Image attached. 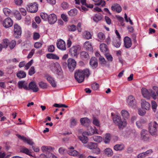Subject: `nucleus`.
Returning <instances> with one entry per match:
<instances>
[{
	"mask_svg": "<svg viewBox=\"0 0 158 158\" xmlns=\"http://www.w3.org/2000/svg\"><path fill=\"white\" fill-rule=\"evenodd\" d=\"M111 9L113 11H116L118 13H120L122 11L121 6L118 4H116L111 6Z\"/></svg>",
	"mask_w": 158,
	"mask_h": 158,
	"instance_id": "25",
	"label": "nucleus"
},
{
	"mask_svg": "<svg viewBox=\"0 0 158 158\" xmlns=\"http://www.w3.org/2000/svg\"><path fill=\"white\" fill-rule=\"evenodd\" d=\"M61 6L63 9L65 10L68 8L69 5L67 2H64L61 3Z\"/></svg>",
	"mask_w": 158,
	"mask_h": 158,
	"instance_id": "47",
	"label": "nucleus"
},
{
	"mask_svg": "<svg viewBox=\"0 0 158 158\" xmlns=\"http://www.w3.org/2000/svg\"><path fill=\"white\" fill-rule=\"evenodd\" d=\"M17 137L20 139L23 140L24 142L27 143L28 144L32 146L34 144L32 140L29 138H26L24 136H21V135L17 134L16 135Z\"/></svg>",
	"mask_w": 158,
	"mask_h": 158,
	"instance_id": "8",
	"label": "nucleus"
},
{
	"mask_svg": "<svg viewBox=\"0 0 158 158\" xmlns=\"http://www.w3.org/2000/svg\"><path fill=\"white\" fill-rule=\"evenodd\" d=\"M90 75L89 69H86L84 70H78L75 72L74 77L75 79L79 83H81L83 81L85 77L86 76L88 77Z\"/></svg>",
	"mask_w": 158,
	"mask_h": 158,
	"instance_id": "1",
	"label": "nucleus"
},
{
	"mask_svg": "<svg viewBox=\"0 0 158 158\" xmlns=\"http://www.w3.org/2000/svg\"><path fill=\"white\" fill-rule=\"evenodd\" d=\"M102 18L101 14L99 13L96 14L94 17L93 20L94 22L98 23L99 21L101 20Z\"/></svg>",
	"mask_w": 158,
	"mask_h": 158,
	"instance_id": "30",
	"label": "nucleus"
},
{
	"mask_svg": "<svg viewBox=\"0 0 158 158\" xmlns=\"http://www.w3.org/2000/svg\"><path fill=\"white\" fill-rule=\"evenodd\" d=\"M131 39L128 36L125 37L124 39V45L126 48H130L132 45Z\"/></svg>",
	"mask_w": 158,
	"mask_h": 158,
	"instance_id": "14",
	"label": "nucleus"
},
{
	"mask_svg": "<svg viewBox=\"0 0 158 158\" xmlns=\"http://www.w3.org/2000/svg\"><path fill=\"white\" fill-rule=\"evenodd\" d=\"M105 154L108 156H111L113 155V152L112 150L110 148H106L104 151Z\"/></svg>",
	"mask_w": 158,
	"mask_h": 158,
	"instance_id": "32",
	"label": "nucleus"
},
{
	"mask_svg": "<svg viewBox=\"0 0 158 158\" xmlns=\"http://www.w3.org/2000/svg\"><path fill=\"white\" fill-rule=\"evenodd\" d=\"M121 114L122 116L125 119H128L129 117V114L127 111L123 110H122L121 111Z\"/></svg>",
	"mask_w": 158,
	"mask_h": 158,
	"instance_id": "35",
	"label": "nucleus"
},
{
	"mask_svg": "<svg viewBox=\"0 0 158 158\" xmlns=\"http://www.w3.org/2000/svg\"><path fill=\"white\" fill-rule=\"evenodd\" d=\"M127 103L129 106L135 107L136 106V102L135 98L132 95H130L128 97L127 101Z\"/></svg>",
	"mask_w": 158,
	"mask_h": 158,
	"instance_id": "7",
	"label": "nucleus"
},
{
	"mask_svg": "<svg viewBox=\"0 0 158 158\" xmlns=\"http://www.w3.org/2000/svg\"><path fill=\"white\" fill-rule=\"evenodd\" d=\"M80 121L81 124L85 126H87L91 123L90 119L87 117L81 118Z\"/></svg>",
	"mask_w": 158,
	"mask_h": 158,
	"instance_id": "22",
	"label": "nucleus"
},
{
	"mask_svg": "<svg viewBox=\"0 0 158 158\" xmlns=\"http://www.w3.org/2000/svg\"><path fill=\"white\" fill-rule=\"evenodd\" d=\"M121 41L119 39H114L112 42L113 45L116 48H119L121 45Z\"/></svg>",
	"mask_w": 158,
	"mask_h": 158,
	"instance_id": "28",
	"label": "nucleus"
},
{
	"mask_svg": "<svg viewBox=\"0 0 158 158\" xmlns=\"http://www.w3.org/2000/svg\"><path fill=\"white\" fill-rule=\"evenodd\" d=\"M40 37V35L38 33L34 32L33 34V38L34 40H36L38 39Z\"/></svg>",
	"mask_w": 158,
	"mask_h": 158,
	"instance_id": "61",
	"label": "nucleus"
},
{
	"mask_svg": "<svg viewBox=\"0 0 158 158\" xmlns=\"http://www.w3.org/2000/svg\"><path fill=\"white\" fill-rule=\"evenodd\" d=\"M84 46L87 50L91 51H92L93 50L91 44L88 41H86L85 43Z\"/></svg>",
	"mask_w": 158,
	"mask_h": 158,
	"instance_id": "38",
	"label": "nucleus"
},
{
	"mask_svg": "<svg viewBox=\"0 0 158 158\" xmlns=\"http://www.w3.org/2000/svg\"><path fill=\"white\" fill-rule=\"evenodd\" d=\"M46 57L49 59L59 60V57L56 55L52 53H48L46 55Z\"/></svg>",
	"mask_w": 158,
	"mask_h": 158,
	"instance_id": "33",
	"label": "nucleus"
},
{
	"mask_svg": "<svg viewBox=\"0 0 158 158\" xmlns=\"http://www.w3.org/2000/svg\"><path fill=\"white\" fill-rule=\"evenodd\" d=\"M105 56L108 61L111 62L113 60V57L112 56L109 54H106Z\"/></svg>",
	"mask_w": 158,
	"mask_h": 158,
	"instance_id": "60",
	"label": "nucleus"
},
{
	"mask_svg": "<svg viewBox=\"0 0 158 158\" xmlns=\"http://www.w3.org/2000/svg\"><path fill=\"white\" fill-rule=\"evenodd\" d=\"M18 87L20 89L24 88L26 90H29L27 84L24 81H19L18 83Z\"/></svg>",
	"mask_w": 158,
	"mask_h": 158,
	"instance_id": "21",
	"label": "nucleus"
},
{
	"mask_svg": "<svg viewBox=\"0 0 158 158\" xmlns=\"http://www.w3.org/2000/svg\"><path fill=\"white\" fill-rule=\"evenodd\" d=\"M16 44V41L14 40H12L10 43H9L10 48L11 49H13L15 46Z\"/></svg>",
	"mask_w": 158,
	"mask_h": 158,
	"instance_id": "56",
	"label": "nucleus"
},
{
	"mask_svg": "<svg viewBox=\"0 0 158 158\" xmlns=\"http://www.w3.org/2000/svg\"><path fill=\"white\" fill-rule=\"evenodd\" d=\"M68 152L69 155L73 156H77L79 154V153L78 152L74 150H69L68 151Z\"/></svg>",
	"mask_w": 158,
	"mask_h": 158,
	"instance_id": "34",
	"label": "nucleus"
},
{
	"mask_svg": "<svg viewBox=\"0 0 158 158\" xmlns=\"http://www.w3.org/2000/svg\"><path fill=\"white\" fill-rule=\"evenodd\" d=\"M46 78L50 83L53 87H56V83L54 78L49 75H47L46 76Z\"/></svg>",
	"mask_w": 158,
	"mask_h": 158,
	"instance_id": "19",
	"label": "nucleus"
},
{
	"mask_svg": "<svg viewBox=\"0 0 158 158\" xmlns=\"http://www.w3.org/2000/svg\"><path fill=\"white\" fill-rule=\"evenodd\" d=\"M98 38L101 40H103L105 39L104 34L102 32H99L98 34Z\"/></svg>",
	"mask_w": 158,
	"mask_h": 158,
	"instance_id": "57",
	"label": "nucleus"
},
{
	"mask_svg": "<svg viewBox=\"0 0 158 158\" xmlns=\"http://www.w3.org/2000/svg\"><path fill=\"white\" fill-rule=\"evenodd\" d=\"M99 60L100 61V64H101L102 66H104L106 64V62L103 57L100 56L99 58Z\"/></svg>",
	"mask_w": 158,
	"mask_h": 158,
	"instance_id": "43",
	"label": "nucleus"
},
{
	"mask_svg": "<svg viewBox=\"0 0 158 158\" xmlns=\"http://www.w3.org/2000/svg\"><path fill=\"white\" fill-rule=\"evenodd\" d=\"M141 107L143 109L146 110H149L150 107L149 103L145 101L144 100H142L141 102Z\"/></svg>",
	"mask_w": 158,
	"mask_h": 158,
	"instance_id": "24",
	"label": "nucleus"
},
{
	"mask_svg": "<svg viewBox=\"0 0 158 158\" xmlns=\"http://www.w3.org/2000/svg\"><path fill=\"white\" fill-rule=\"evenodd\" d=\"M35 73L34 67L32 66L29 70L28 74L30 76H32Z\"/></svg>",
	"mask_w": 158,
	"mask_h": 158,
	"instance_id": "58",
	"label": "nucleus"
},
{
	"mask_svg": "<svg viewBox=\"0 0 158 158\" xmlns=\"http://www.w3.org/2000/svg\"><path fill=\"white\" fill-rule=\"evenodd\" d=\"M151 89L148 90L145 88H142L141 89V92L143 96L148 99H149L150 97V91Z\"/></svg>",
	"mask_w": 158,
	"mask_h": 158,
	"instance_id": "18",
	"label": "nucleus"
},
{
	"mask_svg": "<svg viewBox=\"0 0 158 158\" xmlns=\"http://www.w3.org/2000/svg\"><path fill=\"white\" fill-rule=\"evenodd\" d=\"M14 15L15 17L18 20H19L21 19V16L18 11H16L14 13Z\"/></svg>",
	"mask_w": 158,
	"mask_h": 158,
	"instance_id": "55",
	"label": "nucleus"
},
{
	"mask_svg": "<svg viewBox=\"0 0 158 158\" xmlns=\"http://www.w3.org/2000/svg\"><path fill=\"white\" fill-rule=\"evenodd\" d=\"M68 30L69 31H74L76 30V26L73 24L69 26L68 27Z\"/></svg>",
	"mask_w": 158,
	"mask_h": 158,
	"instance_id": "51",
	"label": "nucleus"
},
{
	"mask_svg": "<svg viewBox=\"0 0 158 158\" xmlns=\"http://www.w3.org/2000/svg\"><path fill=\"white\" fill-rule=\"evenodd\" d=\"M87 133L86 132H84L82 133V136L79 137L80 140L84 143H86L88 141V137L85 136Z\"/></svg>",
	"mask_w": 158,
	"mask_h": 158,
	"instance_id": "23",
	"label": "nucleus"
},
{
	"mask_svg": "<svg viewBox=\"0 0 158 158\" xmlns=\"http://www.w3.org/2000/svg\"><path fill=\"white\" fill-rule=\"evenodd\" d=\"M56 45L57 48L60 49L62 50H65L66 49L65 43L63 40L61 39L57 41L56 43Z\"/></svg>",
	"mask_w": 158,
	"mask_h": 158,
	"instance_id": "13",
	"label": "nucleus"
},
{
	"mask_svg": "<svg viewBox=\"0 0 158 158\" xmlns=\"http://www.w3.org/2000/svg\"><path fill=\"white\" fill-rule=\"evenodd\" d=\"M53 149L54 148L50 146H43L41 147V150L43 152L48 154H47V158H57L56 156L50 153Z\"/></svg>",
	"mask_w": 158,
	"mask_h": 158,
	"instance_id": "4",
	"label": "nucleus"
},
{
	"mask_svg": "<svg viewBox=\"0 0 158 158\" xmlns=\"http://www.w3.org/2000/svg\"><path fill=\"white\" fill-rule=\"evenodd\" d=\"M100 48L101 51L103 52H106L108 50V49L107 48V46L105 44H101L100 45Z\"/></svg>",
	"mask_w": 158,
	"mask_h": 158,
	"instance_id": "42",
	"label": "nucleus"
},
{
	"mask_svg": "<svg viewBox=\"0 0 158 158\" xmlns=\"http://www.w3.org/2000/svg\"><path fill=\"white\" fill-rule=\"evenodd\" d=\"M145 121L143 119H140L136 122V125L139 128H141L142 127V124L145 123Z\"/></svg>",
	"mask_w": 158,
	"mask_h": 158,
	"instance_id": "41",
	"label": "nucleus"
},
{
	"mask_svg": "<svg viewBox=\"0 0 158 158\" xmlns=\"http://www.w3.org/2000/svg\"><path fill=\"white\" fill-rule=\"evenodd\" d=\"M125 146L123 144H117L114 147V149L116 151H121L124 149Z\"/></svg>",
	"mask_w": 158,
	"mask_h": 158,
	"instance_id": "26",
	"label": "nucleus"
},
{
	"mask_svg": "<svg viewBox=\"0 0 158 158\" xmlns=\"http://www.w3.org/2000/svg\"><path fill=\"white\" fill-rule=\"evenodd\" d=\"M40 16L42 19L45 21L47 20L48 15L44 13H41Z\"/></svg>",
	"mask_w": 158,
	"mask_h": 158,
	"instance_id": "50",
	"label": "nucleus"
},
{
	"mask_svg": "<svg viewBox=\"0 0 158 158\" xmlns=\"http://www.w3.org/2000/svg\"><path fill=\"white\" fill-rule=\"evenodd\" d=\"M158 124L155 121L151 122L149 124V131L152 135H155L156 134Z\"/></svg>",
	"mask_w": 158,
	"mask_h": 158,
	"instance_id": "3",
	"label": "nucleus"
},
{
	"mask_svg": "<svg viewBox=\"0 0 158 158\" xmlns=\"http://www.w3.org/2000/svg\"><path fill=\"white\" fill-rule=\"evenodd\" d=\"M33 62V60H31L27 63L25 66V69L27 70L29 69L30 67L32 65Z\"/></svg>",
	"mask_w": 158,
	"mask_h": 158,
	"instance_id": "59",
	"label": "nucleus"
},
{
	"mask_svg": "<svg viewBox=\"0 0 158 158\" xmlns=\"http://www.w3.org/2000/svg\"><path fill=\"white\" fill-rule=\"evenodd\" d=\"M77 10L75 8L71 10L68 12V14L70 16H73L75 15L77 13Z\"/></svg>",
	"mask_w": 158,
	"mask_h": 158,
	"instance_id": "40",
	"label": "nucleus"
},
{
	"mask_svg": "<svg viewBox=\"0 0 158 158\" xmlns=\"http://www.w3.org/2000/svg\"><path fill=\"white\" fill-rule=\"evenodd\" d=\"M78 48L76 46H73L70 49L69 53L73 57H77Z\"/></svg>",
	"mask_w": 158,
	"mask_h": 158,
	"instance_id": "17",
	"label": "nucleus"
},
{
	"mask_svg": "<svg viewBox=\"0 0 158 158\" xmlns=\"http://www.w3.org/2000/svg\"><path fill=\"white\" fill-rule=\"evenodd\" d=\"M28 88L29 90L31 89L34 92H37L39 90L36 83L34 81H31L29 83Z\"/></svg>",
	"mask_w": 158,
	"mask_h": 158,
	"instance_id": "15",
	"label": "nucleus"
},
{
	"mask_svg": "<svg viewBox=\"0 0 158 158\" xmlns=\"http://www.w3.org/2000/svg\"><path fill=\"white\" fill-rule=\"evenodd\" d=\"M68 66L69 71L73 72L76 68V62L73 59L69 58L67 60Z\"/></svg>",
	"mask_w": 158,
	"mask_h": 158,
	"instance_id": "5",
	"label": "nucleus"
},
{
	"mask_svg": "<svg viewBox=\"0 0 158 158\" xmlns=\"http://www.w3.org/2000/svg\"><path fill=\"white\" fill-rule=\"evenodd\" d=\"M87 146L88 148L90 149H93L96 148L97 145L96 143L90 142L88 143Z\"/></svg>",
	"mask_w": 158,
	"mask_h": 158,
	"instance_id": "36",
	"label": "nucleus"
},
{
	"mask_svg": "<svg viewBox=\"0 0 158 158\" xmlns=\"http://www.w3.org/2000/svg\"><path fill=\"white\" fill-rule=\"evenodd\" d=\"M26 73L23 71H20L17 74V76L20 78H23L26 76Z\"/></svg>",
	"mask_w": 158,
	"mask_h": 158,
	"instance_id": "37",
	"label": "nucleus"
},
{
	"mask_svg": "<svg viewBox=\"0 0 158 158\" xmlns=\"http://www.w3.org/2000/svg\"><path fill=\"white\" fill-rule=\"evenodd\" d=\"M93 123L97 127H99L100 125L99 121L97 118H93Z\"/></svg>",
	"mask_w": 158,
	"mask_h": 158,
	"instance_id": "53",
	"label": "nucleus"
},
{
	"mask_svg": "<svg viewBox=\"0 0 158 158\" xmlns=\"http://www.w3.org/2000/svg\"><path fill=\"white\" fill-rule=\"evenodd\" d=\"M28 6L29 7L27 9L31 13H35L38 10V6L35 2L30 4Z\"/></svg>",
	"mask_w": 158,
	"mask_h": 158,
	"instance_id": "10",
	"label": "nucleus"
},
{
	"mask_svg": "<svg viewBox=\"0 0 158 158\" xmlns=\"http://www.w3.org/2000/svg\"><path fill=\"white\" fill-rule=\"evenodd\" d=\"M113 120L114 123L117 124L118 128L121 129H123L127 125L126 120L124 119L122 121L120 115L118 114L116 115L113 118Z\"/></svg>",
	"mask_w": 158,
	"mask_h": 158,
	"instance_id": "2",
	"label": "nucleus"
},
{
	"mask_svg": "<svg viewBox=\"0 0 158 158\" xmlns=\"http://www.w3.org/2000/svg\"><path fill=\"white\" fill-rule=\"evenodd\" d=\"M87 135H92L94 134H98L97 131V129L95 127H94V129L92 127H90V131L89 132H87Z\"/></svg>",
	"mask_w": 158,
	"mask_h": 158,
	"instance_id": "29",
	"label": "nucleus"
},
{
	"mask_svg": "<svg viewBox=\"0 0 158 158\" xmlns=\"http://www.w3.org/2000/svg\"><path fill=\"white\" fill-rule=\"evenodd\" d=\"M151 102L152 108L153 111L155 112L157 106V104L156 102L154 101H152Z\"/></svg>",
	"mask_w": 158,
	"mask_h": 158,
	"instance_id": "52",
	"label": "nucleus"
},
{
	"mask_svg": "<svg viewBox=\"0 0 158 158\" xmlns=\"http://www.w3.org/2000/svg\"><path fill=\"white\" fill-rule=\"evenodd\" d=\"M47 20L50 24H53L57 21V17L54 14H51L48 15Z\"/></svg>",
	"mask_w": 158,
	"mask_h": 158,
	"instance_id": "12",
	"label": "nucleus"
},
{
	"mask_svg": "<svg viewBox=\"0 0 158 158\" xmlns=\"http://www.w3.org/2000/svg\"><path fill=\"white\" fill-rule=\"evenodd\" d=\"M77 120L74 118H72L70 120V126L71 127H73L76 125Z\"/></svg>",
	"mask_w": 158,
	"mask_h": 158,
	"instance_id": "49",
	"label": "nucleus"
},
{
	"mask_svg": "<svg viewBox=\"0 0 158 158\" xmlns=\"http://www.w3.org/2000/svg\"><path fill=\"white\" fill-rule=\"evenodd\" d=\"M13 21L10 18L6 19L4 21L3 25L6 28H8L11 27L13 24Z\"/></svg>",
	"mask_w": 158,
	"mask_h": 158,
	"instance_id": "11",
	"label": "nucleus"
},
{
	"mask_svg": "<svg viewBox=\"0 0 158 158\" xmlns=\"http://www.w3.org/2000/svg\"><path fill=\"white\" fill-rule=\"evenodd\" d=\"M21 152L23 153H24L27 155H28L29 156H31L32 157H34L35 156V155H34L31 154V152L27 148H24L22 149Z\"/></svg>",
	"mask_w": 158,
	"mask_h": 158,
	"instance_id": "31",
	"label": "nucleus"
},
{
	"mask_svg": "<svg viewBox=\"0 0 158 158\" xmlns=\"http://www.w3.org/2000/svg\"><path fill=\"white\" fill-rule=\"evenodd\" d=\"M3 11L5 15L6 16H9L11 12V10L7 8H5L3 9Z\"/></svg>",
	"mask_w": 158,
	"mask_h": 158,
	"instance_id": "48",
	"label": "nucleus"
},
{
	"mask_svg": "<svg viewBox=\"0 0 158 158\" xmlns=\"http://www.w3.org/2000/svg\"><path fill=\"white\" fill-rule=\"evenodd\" d=\"M103 140L105 143H109L110 140V134L109 133L106 134Z\"/></svg>",
	"mask_w": 158,
	"mask_h": 158,
	"instance_id": "39",
	"label": "nucleus"
},
{
	"mask_svg": "<svg viewBox=\"0 0 158 158\" xmlns=\"http://www.w3.org/2000/svg\"><path fill=\"white\" fill-rule=\"evenodd\" d=\"M54 67L56 69L57 74L58 76H62L63 75V72L59 64L58 63H57L54 64Z\"/></svg>",
	"mask_w": 158,
	"mask_h": 158,
	"instance_id": "20",
	"label": "nucleus"
},
{
	"mask_svg": "<svg viewBox=\"0 0 158 158\" xmlns=\"http://www.w3.org/2000/svg\"><path fill=\"white\" fill-rule=\"evenodd\" d=\"M10 42L9 40L7 39H5L3 40V48H6L8 46Z\"/></svg>",
	"mask_w": 158,
	"mask_h": 158,
	"instance_id": "54",
	"label": "nucleus"
},
{
	"mask_svg": "<svg viewBox=\"0 0 158 158\" xmlns=\"http://www.w3.org/2000/svg\"><path fill=\"white\" fill-rule=\"evenodd\" d=\"M89 64L93 69L96 68L98 66L97 59L95 57H92L90 60Z\"/></svg>",
	"mask_w": 158,
	"mask_h": 158,
	"instance_id": "16",
	"label": "nucleus"
},
{
	"mask_svg": "<svg viewBox=\"0 0 158 158\" xmlns=\"http://www.w3.org/2000/svg\"><path fill=\"white\" fill-rule=\"evenodd\" d=\"M42 45L41 43L37 42L34 44V47L36 48H39L41 47Z\"/></svg>",
	"mask_w": 158,
	"mask_h": 158,
	"instance_id": "64",
	"label": "nucleus"
},
{
	"mask_svg": "<svg viewBox=\"0 0 158 158\" xmlns=\"http://www.w3.org/2000/svg\"><path fill=\"white\" fill-rule=\"evenodd\" d=\"M80 56L82 60L88 59L89 58L88 53L85 51H83L81 52Z\"/></svg>",
	"mask_w": 158,
	"mask_h": 158,
	"instance_id": "27",
	"label": "nucleus"
},
{
	"mask_svg": "<svg viewBox=\"0 0 158 158\" xmlns=\"http://www.w3.org/2000/svg\"><path fill=\"white\" fill-rule=\"evenodd\" d=\"M55 50V47L53 45H50L48 48V51L51 52H53Z\"/></svg>",
	"mask_w": 158,
	"mask_h": 158,
	"instance_id": "63",
	"label": "nucleus"
},
{
	"mask_svg": "<svg viewBox=\"0 0 158 158\" xmlns=\"http://www.w3.org/2000/svg\"><path fill=\"white\" fill-rule=\"evenodd\" d=\"M14 31L15 37L16 38L19 37L22 33L21 27L17 24H15L14 25Z\"/></svg>",
	"mask_w": 158,
	"mask_h": 158,
	"instance_id": "9",
	"label": "nucleus"
},
{
	"mask_svg": "<svg viewBox=\"0 0 158 158\" xmlns=\"http://www.w3.org/2000/svg\"><path fill=\"white\" fill-rule=\"evenodd\" d=\"M93 138L95 141L98 143L101 142L102 140V138L100 136H94Z\"/></svg>",
	"mask_w": 158,
	"mask_h": 158,
	"instance_id": "46",
	"label": "nucleus"
},
{
	"mask_svg": "<svg viewBox=\"0 0 158 158\" xmlns=\"http://www.w3.org/2000/svg\"><path fill=\"white\" fill-rule=\"evenodd\" d=\"M91 87L94 90H96L98 89L99 85L97 83H94L92 85Z\"/></svg>",
	"mask_w": 158,
	"mask_h": 158,
	"instance_id": "62",
	"label": "nucleus"
},
{
	"mask_svg": "<svg viewBox=\"0 0 158 158\" xmlns=\"http://www.w3.org/2000/svg\"><path fill=\"white\" fill-rule=\"evenodd\" d=\"M39 87L43 89H45L47 88L48 85L47 84L43 81H40L39 83Z\"/></svg>",
	"mask_w": 158,
	"mask_h": 158,
	"instance_id": "44",
	"label": "nucleus"
},
{
	"mask_svg": "<svg viewBox=\"0 0 158 158\" xmlns=\"http://www.w3.org/2000/svg\"><path fill=\"white\" fill-rule=\"evenodd\" d=\"M84 36L85 38L87 40H89L91 38V35L89 31H85L84 33Z\"/></svg>",
	"mask_w": 158,
	"mask_h": 158,
	"instance_id": "45",
	"label": "nucleus"
},
{
	"mask_svg": "<svg viewBox=\"0 0 158 158\" xmlns=\"http://www.w3.org/2000/svg\"><path fill=\"white\" fill-rule=\"evenodd\" d=\"M141 137L142 139L145 141L148 142L150 139V135L147 130L143 129L141 132Z\"/></svg>",
	"mask_w": 158,
	"mask_h": 158,
	"instance_id": "6",
	"label": "nucleus"
}]
</instances>
